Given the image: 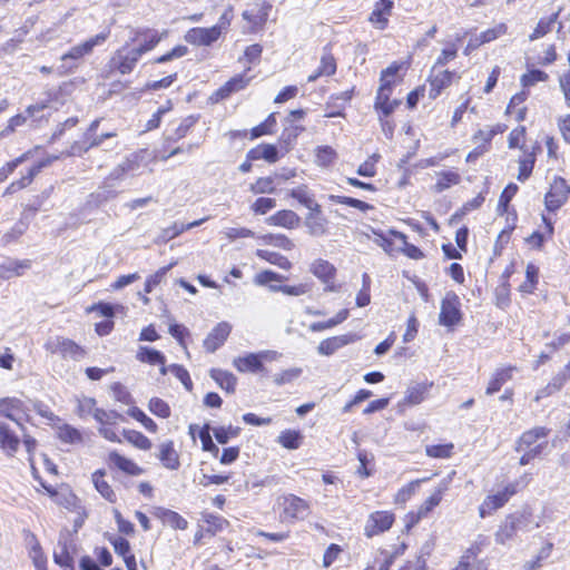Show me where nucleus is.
I'll return each instance as SVG.
<instances>
[{
  "label": "nucleus",
  "mask_w": 570,
  "mask_h": 570,
  "mask_svg": "<svg viewBox=\"0 0 570 570\" xmlns=\"http://www.w3.org/2000/svg\"><path fill=\"white\" fill-rule=\"evenodd\" d=\"M336 71L335 58L330 52H324L321 57V63L317 70L308 76V81H315L323 76H332Z\"/></svg>",
  "instance_id": "34"
},
{
  "label": "nucleus",
  "mask_w": 570,
  "mask_h": 570,
  "mask_svg": "<svg viewBox=\"0 0 570 570\" xmlns=\"http://www.w3.org/2000/svg\"><path fill=\"white\" fill-rule=\"evenodd\" d=\"M277 356L275 352H265L261 354H248L244 357L234 360V366L240 372H255L262 367L263 361L273 360Z\"/></svg>",
  "instance_id": "15"
},
{
  "label": "nucleus",
  "mask_w": 570,
  "mask_h": 570,
  "mask_svg": "<svg viewBox=\"0 0 570 570\" xmlns=\"http://www.w3.org/2000/svg\"><path fill=\"white\" fill-rule=\"evenodd\" d=\"M223 35V27L191 28L185 35V40L195 46H210Z\"/></svg>",
  "instance_id": "12"
},
{
  "label": "nucleus",
  "mask_w": 570,
  "mask_h": 570,
  "mask_svg": "<svg viewBox=\"0 0 570 570\" xmlns=\"http://www.w3.org/2000/svg\"><path fill=\"white\" fill-rule=\"evenodd\" d=\"M570 187L561 177H556L550 185L549 191L546 194V207L550 212L559 209L568 199Z\"/></svg>",
  "instance_id": "11"
},
{
  "label": "nucleus",
  "mask_w": 570,
  "mask_h": 570,
  "mask_svg": "<svg viewBox=\"0 0 570 570\" xmlns=\"http://www.w3.org/2000/svg\"><path fill=\"white\" fill-rule=\"evenodd\" d=\"M452 78L453 73L448 70L434 73L430 80V98L435 99L444 88L450 86Z\"/></svg>",
  "instance_id": "31"
},
{
  "label": "nucleus",
  "mask_w": 570,
  "mask_h": 570,
  "mask_svg": "<svg viewBox=\"0 0 570 570\" xmlns=\"http://www.w3.org/2000/svg\"><path fill=\"white\" fill-rule=\"evenodd\" d=\"M389 233L392 234L394 237L400 238L403 242V244H404L403 253L407 257H410L412 259H421L423 257L422 250L419 247H416L412 244H409L406 242V236L403 233L392 230V229H390Z\"/></svg>",
  "instance_id": "51"
},
{
  "label": "nucleus",
  "mask_w": 570,
  "mask_h": 570,
  "mask_svg": "<svg viewBox=\"0 0 570 570\" xmlns=\"http://www.w3.org/2000/svg\"><path fill=\"white\" fill-rule=\"evenodd\" d=\"M210 377L226 392L233 393L236 386V377L227 371L213 368Z\"/></svg>",
  "instance_id": "39"
},
{
  "label": "nucleus",
  "mask_w": 570,
  "mask_h": 570,
  "mask_svg": "<svg viewBox=\"0 0 570 570\" xmlns=\"http://www.w3.org/2000/svg\"><path fill=\"white\" fill-rule=\"evenodd\" d=\"M187 52H188V48L186 46L179 45V46H176L175 48H173L169 52L156 58L154 60V62L155 63H165L167 61L181 58V57L186 56Z\"/></svg>",
  "instance_id": "62"
},
{
  "label": "nucleus",
  "mask_w": 570,
  "mask_h": 570,
  "mask_svg": "<svg viewBox=\"0 0 570 570\" xmlns=\"http://www.w3.org/2000/svg\"><path fill=\"white\" fill-rule=\"evenodd\" d=\"M141 156L140 154H132L121 161L112 171L111 177L114 179H121L124 175L134 173L140 167Z\"/></svg>",
  "instance_id": "33"
},
{
  "label": "nucleus",
  "mask_w": 570,
  "mask_h": 570,
  "mask_svg": "<svg viewBox=\"0 0 570 570\" xmlns=\"http://www.w3.org/2000/svg\"><path fill=\"white\" fill-rule=\"evenodd\" d=\"M58 438L66 443H80L82 441V435L80 431H78L76 428L63 424L58 428L57 430Z\"/></svg>",
  "instance_id": "47"
},
{
  "label": "nucleus",
  "mask_w": 570,
  "mask_h": 570,
  "mask_svg": "<svg viewBox=\"0 0 570 570\" xmlns=\"http://www.w3.org/2000/svg\"><path fill=\"white\" fill-rule=\"evenodd\" d=\"M549 430L543 426H535L521 434L517 441L515 450L535 452L540 455L548 445Z\"/></svg>",
  "instance_id": "2"
},
{
  "label": "nucleus",
  "mask_w": 570,
  "mask_h": 570,
  "mask_svg": "<svg viewBox=\"0 0 570 570\" xmlns=\"http://www.w3.org/2000/svg\"><path fill=\"white\" fill-rule=\"evenodd\" d=\"M453 444H435V445H428L425 449V452L431 458H449L452 453Z\"/></svg>",
  "instance_id": "57"
},
{
  "label": "nucleus",
  "mask_w": 570,
  "mask_h": 570,
  "mask_svg": "<svg viewBox=\"0 0 570 570\" xmlns=\"http://www.w3.org/2000/svg\"><path fill=\"white\" fill-rule=\"evenodd\" d=\"M311 273L323 284L326 292H337L340 286L335 283L336 268L328 261L318 258L311 264Z\"/></svg>",
  "instance_id": "9"
},
{
  "label": "nucleus",
  "mask_w": 570,
  "mask_h": 570,
  "mask_svg": "<svg viewBox=\"0 0 570 570\" xmlns=\"http://www.w3.org/2000/svg\"><path fill=\"white\" fill-rule=\"evenodd\" d=\"M515 371V367L513 366H507L497 368L495 372L492 374L491 380L489 381L488 387L485 390V393L488 395H492L500 391L503 384H505L508 381L512 380L513 372Z\"/></svg>",
  "instance_id": "23"
},
{
  "label": "nucleus",
  "mask_w": 570,
  "mask_h": 570,
  "mask_svg": "<svg viewBox=\"0 0 570 570\" xmlns=\"http://www.w3.org/2000/svg\"><path fill=\"white\" fill-rule=\"evenodd\" d=\"M525 127L519 126L511 130L508 137V147L510 149H520L523 154H528V148L525 147Z\"/></svg>",
  "instance_id": "45"
},
{
  "label": "nucleus",
  "mask_w": 570,
  "mask_h": 570,
  "mask_svg": "<svg viewBox=\"0 0 570 570\" xmlns=\"http://www.w3.org/2000/svg\"><path fill=\"white\" fill-rule=\"evenodd\" d=\"M570 380V361L568 364L551 380V382L535 395V401L546 397L562 389L564 383Z\"/></svg>",
  "instance_id": "22"
},
{
  "label": "nucleus",
  "mask_w": 570,
  "mask_h": 570,
  "mask_svg": "<svg viewBox=\"0 0 570 570\" xmlns=\"http://www.w3.org/2000/svg\"><path fill=\"white\" fill-rule=\"evenodd\" d=\"M336 159L337 154L330 146H318L315 149V163L321 167L332 166Z\"/></svg>",
  "instance_id": "44"
},
{
  "label": "nucleus",
  "mask_w": 570,
  "mask_h": 570,
  "mask_svg": "<svg viewBox=\"0 0 570 570\" xmlns=\"http://www.w3.org/2000/svg\"><path fill=\"white\" fill-rule=\"evenodd\" d=\"M287 191H291L292 198L311 210L305 220L309 234L314 236L323 235L326 230V220L322 217L320 210H316L318 205L312 199L306 187L298 186L291 189L287 187Z\"/></svg>",
  "instance_id": "1"
},
{
  "label": "nucleus",
  "mask_w": 570,
  "mask_h": 570,
  "mask_svg": "<svg viewBox=\"0 0 570 570\" xmlns=\"http://www.w3.org/2000/svg\"><path fill=\"white\" fill-rule=\"evenodd\" d=\"M558 16L559 11L551 14L548 18L540 19L533 32L529 36L530 40H537L549 33L552 30V27L556 23Z\"/></svg>",
  "instance_id": "46"
},
{
  "label": "nucleus",
  "mask_w": 570,
  "mask_h": 570,
  "mask_svg": "<svg viewBox=\"0 0 570 570\" xmlns=\"http://www.w3.org/2000/svg\"><path fill=\"white\" fill-rule=\"evenodd\" d=\"M392 8L393 1L391 0L377 1L370 16V21L375 24L377 29L383 30L387 26V17L391 14Z\"/></svg>",
  "instance_id": "21"
},
{
  "label": "nucleus",
  "mask_w": 570,
  "mask_h": 570,
  "mask_svg": "<svg viewBox=\"0 0 570 570\" xmlns=\"http://www.w3.org/2000/svg\"><path fill=\"white\" fill-rule=\"evenodd\" d=\"M432 385L433 383H416L410 386L405 392L403 403L406 405H417L422 403Z\"/></svg>",
  "instance_id": "28"
},
{
  "label": "nucleus",
  "mask_w": 570,
  "mask_h": 570,
  "mask_svg": "<svg viewBox=\"0 0 570 570\" xmlns=\"http://www.w3.org/2000/svg\"><path fill=\"white\" fill-rule=\"evenodd\" d=\"M140 57L141 49L122 47L115 52L110 63L119 73L128 75L135 69Z\"/></svg>",
  "instance_id": "8"
},
{
  "label": "nucleus",
  "mask_w": 570,
  "mask_h": 570,
  "mask_svg": "<svg viewBox=\"0 0 570 570\" xmlns=\"http://www.w3.org/2000/svg\"><path fill=\"white\" fill-rule=\"evenodd\" d=\"M373 237L367 235V238L372 239L375 244H377L380 247L384 249L387 254L392 253V240L390 239L389 235H391L389 232H377L375 229H372Z\"/></svg>",
  "instance_id": "60"
},
{
  "label": "nucleus",
  "mask_w": 570,
  "mask_h": 570,
  "mask_svg": "<svg viewBox=\"0 0 570 570\" xmlns=\"http://www.w3.org/2000/svg\"><path fill=\"white\" fill-rule=\"evenodd\" d=\"M402 69V65L393 62L386 69L381 72L380 87L387 91H392L393 87L401 81L399 71Z\"/></svg>",
  "instance_id": "32"
},
{
  "label": "nucleus",
  "mask_w": 570,
  "mask_h": 570,
  "mask_svg": "<svg viewBox=\"0 0 570 570\" xmlns=\"http://www.w3.org/2000/svg\"><path fill=\"white\" fill-rule=\"evenodd\" d=\"M269 10V4L265 2H256L243 12V18L254 26H259L267 19Z\"/></svg>",
  "instance_id": "27"
},
{
  "label": "nucleus",
  "mask_w": 570,
  "mask_h": 570,
  "mask_svg": "<svg viewBox=\"0 0 570 570\" xmlns=\"http://www.w3.org/2000/svg\"><path fill=\"white\" fill-rule=\"evenodd\" d=\"M357 340L355 334H344L334 336L322 341L317 347V351L322 355H332L341 347L351 344Z\"/></svg>",
  "instance_id": "18"
},
{
  "label": "nucleus",
  "mask_w": 570,
  "mask_h": 570,
  "mask_svg": "<svg viewBox=\"0 0 570 570\" xmlns=\"http://www.w3.org/2000/svg\"><path fill=\"white\" fill-rule=\"evenodd\" d=\"M391 94L392 91H387L384 88H379L375 99V109L385 117L390 116L400 105V100L390 99Z\"/></svg>",
  "instance_id": "30"
},
{
  "label": "nucleus",
  "mask_w": 570,
  "mask_h": 570,
  "mask_svg": "<svg viewBox=\"0 0 570 570\" xmlns=\"http://www.w3.org/2000/svg\"><path fill=\"white\" fill-rule=\"evenodd\" d=\"M148 409L154 415L163 417V419H167L170 415L169 405L165 401H163L161 399H158V397H153L149 401Z\"/></svg>",
  "instance_id": "55"
},
{
  "label": "nucleus",
  "mask_w": 570,
  "mask_h": 570,
  "mask_svg": "<svg viewBox=\"0 0 570 570\" xmlns=\"http://www.w3.org/2000/svg\"><path fill=\"white\" fill-rule=\"evenodd\" d=\"M45 347L51 354H58L65 360L70 358L79 361L85 356L83 348L77 345L73 341L61 336L49 338L45 344Z\"/></svg>",
  "instance_id": "3"
},
{
  "label": "nucleus",
  "mask_w": 570,
  "mask_h": 570,
  "mask_svg": "<svg viewBox=\"0 0 570 570\" xmlns=\"http://www.w3.org/2000/svg\"><path fill=\"white\" fill-rule=\"evenodd\" d=\"M128 415H130L132 419L140 422L147 431H149L151 433L157 432V429H158L157 424L150 417H148L140 409H138V407L129 409Z\"/></svg>",
  "instance_id": "53"
},
{
  "label": "nucleus",
  "mask_w": 570,
  "mask_h": 570,
  "mask_svg": "<svg viewBox=\"0 0 570 570\" xmlns=\"http://www.w3.org/2000/svg\"><path fill=\"white\" fill-rule=\"evenodd\" d=\"M28 268H30V261L10 262L0 266V277L8 279L13 276H20Z\"/></svg>",
  "instance_id": "42"
},
{
  "label": "nucleus",
  "mask_w": 570,
  "mask_h": 570,
  "mask_svg": "<svg viewBox=\"0 0 570 570\" xmlns=\"http://www.w3.org/2000/svg\"><path fill=\"white\" fill-rule=\"evenodd\" d=\"M521 524V518L515 514H509L498 527L494 533V540L498 544L505 546L517 534Z\"/></svg>",
  "instance_id": "13"
},
{
  "label": "nucleus",
  "mask_w": 570,
  "mask_h": 570,
  "mask_svg": "<svg viewBox=\"0 0 570 570\" xmlns=\"http://www.w3.org/2000/svg\"><path fill=\"white\" fill-rule=\"evenodd\" d=\"M436 177L438 179L434 188L438 193H441L451 186L458 185L461 181L460 174L452 170L440 171L436 174Z\"/></svg>",
  "instance_id": "41"
},
{
  "label": "nucleus",
  "mask_w": 570,
  "mask_h": 570,
  "mask_svg": "<svg viewBox=\"0 0 570 570\" xmlns=\"http://www.w3.org/2000/svg\"><path fill=\"white\" fill-rule=\"evenodd\" d=\"M58 548L59 550L55 551L53 553V559L56 563L63 568H71L72 557L69 552L67 542L59 541Z\"/></svg>",
  "instance_id": "52"
},
{
  "label": "nucleus",
  "mask_w": 570,
  "mask_h": 570,
  "mask_svg": "<svg viewBox=\"0 0 570 570\" xmlns=\"http://www.w3.org/2000/svg\"><path fill=\"white\" fill-rule=\"evenodd\" d=\"M307 109L291 110L287 114V148L291 142L297 139L302 135L311 137L312 131L308 130L307 121Z\"/></svg>",
  "instance_id": "7"
},
{
  "label": "nucleus",
  "mask_w": 570,
  "mask_h": 570,
  "mask_svg": "<svg viewBox=\"0 0 570 570\" xmlns=\"http://www.w3.org/2000/svg\"><path fill=\"white\" fill-rule=\"evenodd\" d=\"M311 514L308 502L296 495H287V518L304 520Z\"/></svg>",
  "instance_id": "20"
},
{
  "label": "nucleus",
  "mask_w": 570,
  "mask_h": 570,
  "mask_svg": "<svg viewBox=\"0 0 570 570\" xmlns=\"http://www.w3.org/2000/svg\"><path fill=\"white\" fill-rule=\"evenodd\" d=\"M518 491V482L505 485L497 493L489 494L479 507V514L483 519L502 508Z\"/></svg>",
  "instance_id": "4"
},
{
  "label": "nucleus",
  "mask_w": 570,
  "mask_h": 570,
  "mask_svg": "<svg viewBox=\"0 0 570 570\" xmlns=\"http://www.w3.org/2000/svg\"><path fill=\"white\" fill-rule=\"evenodd\" d=\"M171 267L173 264L161 267L155 274L150 275L145 283V292L150 293L153 288L163 281V278Z\"/></svg>",
  "instance_id": "63"
},
{
  "label": "nucleus",
  "mask_w": 570,
  "mask_h": 570,
  "mask_svg": "<svg viewBox=\"0 0 570 570\" xmlns=\"http://www.w3.org/2000/svg\"><path fill=\"white\" fill-rule=\"evenodd\" d=\"M255 283L258 285L268 286L273 292H285L282 277L271 271H264L255 276Z\"/></svg>",
  "instance_id": "36"
},
{
  "label": "nucleus",
  "mask_w": 570,
  "mask_h": 570,
  "mask_svg": "<svg viewBox=\"0 0 570 570\" xmlns=\"http://www.w3.org/2000/svg\"><path fill=\"white\" fill-rule=\"evenodd\" d=\"M136 357L142 363L160 365V373L163 375H165L168 371V368L165 366V356L159 351L149 348L147 346H140Z\"/></svg>",
  "instance_id": "26"
},
{
  "label": "nucleus",
  "mask_w": 570,
  "mask_h": 570,
  "mask_svg": "<svg viewBox=\"0 0 570 570\" xmlns=\"http://www.w3.org/2000/svg\"><path fill=\"white\" fill-rule=\"evenodd\" d=\"M548 79V75L539 69L530 70L529 72L522 75L520 82L523 88H529L534 86L538 82L546 81Z\"/></svg>",
  "instance_id": "54"
},
{
  "label": "nucleus",
  "mask_w": 570,
  "mask_h": 570,
  "mask_svg": "<svg viewBox=\"0 0 570 570\" xmlns=\"http://www.w3.org/2000/svg\"><path fill=\"white\" fill-rule=\"evenodd\" d=\"M19 445L18 436L4 423H0V446L8 453L17 451Z\"/></svg>",
  "instance_id": "40"
},
{
  "label": "nucleus",
  "mask_w": 570,
  "mask_h": 570,
  "mask_svg": "<svg viewBox=\"0 0 570 570\" xmlns=\"http://www.w3.org/2000/svg\"><path fill=\"white\" fill-rule=\"evenodd\" d=\"M460 306L459 296L453 292L446 293L441 302L439 323L446 327L456 325L462 317Z\"/></svg>",
  "instance_id": "5"
},
{
  "label": "nucleus",
  "mask_w": 570,
  "mask_h": 570,
  "mask_svg": "<svg viewBox=\"0 0 570 570\" xmlns=\"http://www.w3.org/2000/svg\"><path fill=\"white\" fill-rule=\"evenodd\" d=\"M394 522V514L389 511H375L370 514L364 525V534L373 538L387 531Z\"/></svg>",
  "instance_id": "10"
},
{
  "label": "nucleus",
  "mask_w": 570,
  "mask_h": 570,
  "mask_svg": "<svg viewBox=\"0 0 570 570\" xmlns=\"http://www.w3.org/2000/svg\"><path fill=\"white\" fill-rule=\"evenodd\" d=\"M168 37V30L158 32L150 28H137L132 30L131 42H139L135 49H141V56L151 51L163 39Z\"/></svg>",
  "instance_id": "6"
},
{
  "label": "nucleus",
  "mask_w": 570,
  "mask_h": 570,
  "mask_svg": "<svg viewBox=\"0 0 570 570\" xmlns=\"http://www.w3.org/2000/svg\"><path fill=\"white\" fill-rule=\"evenodd\" d=\"M213 432L218 443L226 444L229 439L237 436L239 429L233 426H220L214 429Z\"/></svg>",
  "instance_id": "61"
},
{
  "label": "nucleus",
  "mask_w": 570,
  "mask_h": 570,
  "mask_svg": "<svg viewBox=\"0 0 570 570\" xmlns=\"http://www.w3.org/2000/svg\"><path fill=\"white\" fill-rule=\"evenodd\" d=\"M524 155V158L519 159L518 179L521 181L531 175L534 165V156L531 153Z\"/></svg>",
  "instance_id": "56"
},
{
  "label": "nucleus",
  "mask_w": 570,
  "mask_h": 570,
  "mask_svg": "<svg viewBox=\"0 0 570 570\" xmlns=\"http://www.w3.org/2000/svg\"><path fill=\"white\" fill-rule=\"evenodd\" d=\"M422 480H415L410 482L407 485L403 487L399 490V492L395 495V502L396 503H404L406 502L415 492L416 488L419 487L420 482Z\"/></svg>",
  "instance_id": "64"
},
{
  "label": "nucleus",
  "mask_w": 570,
  "mask_h": 570,
  "mask_svg": "<svg viewBox=\"0 0 570 570\" xmlns=\"http://www.w3.org/2000/svg\"><path fill=\"white\" fill-rule=\"evenodd\" d=\"M98 409L99 407H97L95 399L87 396L78 399L77 414L80 417H87L91 415L95 419V412L98 411Z\"/></svg>",
  "instance_id": "50"
},
{
  "label": "nucleus",
  "mask_w": 570,
  "mask_h": 570,
  "mask_svg": "<svg viewBox=\"0 0 570 570\" xmlns=\"http://www.w3.org/2000/svg\"><path fill=\"white\" fill-rule=\"evenodd\" d=\"M92 482L96 490L109 502H116L117 495L109 483L105 480V472L98 470L92 473Z\"/></svg>",
  "instance_id": "37"
},
{
  "label": "nucleus",
  "mask_w": 570,
  "mask_h": 570,
  "mask_svg": "<svg viewBox=\"0 0 570 570\" xmlns=\"http://www.w3.org/2000/svg\"><path fill=\"white\" fill-rule=\"evenodd\" d=\"M451 478L443 479L431 493V495L420 505L417 510V518H424L435 507H438L443 498V494L449 490Z\"/></svg>",
  "instance_id": "16"
},
{
  "label": "nucleus",
  "mask_w": 570,
  "mask_h": 570,
  "mask_svg": "<svg viewBox=\"0 0 570 570\" xmlns=\"http://www.w3.org/2000/svg\"><path fill=\"white\" fill-rule=\"evenodd\" d=\"M348 314H350L348 309H342L335 315V317H333L326 322L313 323L311 325V330L313 332H320V331H324L327 328H332V327L341 324L342 322H344L348 317Z\"/></svg>",
  "instance_id": "48"
},
{
  "label": "nucleus",
  "mask_w": 570,
  "mask_h": 570,
  "mask_svg": "<svg viewBox=\"0 0 570 570\" xmlns=\"http://www.w3.org/2000/svg\"><path fill=\"white\" fill-rule=\"evenodd\" d=\"M507 125L504 124H497L493 126H485L484 128L479 129L472 137L473 142L479 144L482 142L481 146H485L489 144L492 138L498 135L502 134L507 130Z\"/></svg>",
  "instance_id": "35"
},
{
  "label": "nucleus",
  "mask_w": 570,
  "mask_h": 570,
  "mask_svg": "<svg viewBox=\"0 0 570 570\" xmlns=\"http://www.w3.org/2000/svg\"><path fill=\"white\" fill-rule=\"evenodd\" d=\"M108 37H109V31L98 33L95 37L86 40L85 42L72 47L67 53H65L61 57V59L62 60H67V59H75V60H77V59H80L81 57L91 53L94 48L96 46H99V45L104 43L107 40Z\"/></svg>",
  "instance_id": "14"
},
{
  "label": "nucleus",
  "mask_w": 570,
  "mask_h": 570,
  "mask_svg": "<svg viewBox=\"0 0 570 570\" xmlns=\"http://www.w3.org/2000/svg\"><path fill=\"white\" fill-rule=\"evenodd\" d=\"M247 158L248 160L265 159L268 163H274L277 159V150L273 145H258L248 151Z\"/></svg>",
  "instance_id": "38"
},
{
  "label": "nucleus",
  "mask_w": 570,
  "mask_h": 570,
  "mask_svg": "<svg viewBox=\"0 0 570 570\" xmlns=\"http://www.w3.org/2000/svg\"><path fill=\"white\" fill-rule=\"evenodd\" d=\"M108 462L126 474L137 476L144 473V469L136 464L132 460L112 451L108 455Z\"/></svg>",
  "instance_id": "19"
},
{
  "label": "nucleus",
  "mask_w": 570,
  "mask_h": 570,
  "mask_svg": "<svg viewBox=\"0 0 570 570\" xmlns=\"http://www.w3.org/2000/svg\"><path fill=\"white\" fill-rule=\"evenodd\" d=\"M158 458L166 469L177 470L180 465L179 456L174 449L173 441H166L159 445Z\"/></svg>",
  "instance_id": "24"
},
{
  "label": "nucleus",
  "mask_w": 570,
  "mask_h": 570,
  "mask_svg": "<svg viewBox=\"0 0 570 570\" xmlns=\"http://www.w3.org/2000/svg\"><path fill=\"white\" fill-rule=\"evenodd\" d=\"M154 514L156 518L161 520L163 523L171 527L173 529L186 530L188 527V521L173 510L158 508Z\"/></svg>",
  "instance_id": "25"
},
{
  "label": "nucleus",
  "mask_w": 570,
  "mask_h": 570,
  "mask_svg": "<svg viewBox=\"0 0 570 570\" xmlns=\"http://www.w3.org/2000/svg\"><path fill=\"white\" fill-rule=\"evenodd\" d=\"M543 222L546 224V232L544 233L534 232L527 238L528 244L534 248H540L542 246V244L544 243L546 238L551 237L553 234L552 224L550 222H548L544 217H543Z\"/></svg>",
  "instance_id": "49"
},
{
  "label": "nucleus",
  "mask_w": 570,
  "mask_h": 570,
  "mask_svg": "<svg viewBox=\"0 0 570 570\" xmlns=\"http://www.w3.org/2000/svg\"><path fill=\"white\" fill-rule=\"evenodd\" d=\"M121 419V415L116 411H105L102 409H98L95 412V420L101 424V426H106L107 424H116L118 420Z\"/></svg>",
  "instance_id": "58"
},
{
  "label": "nucleus",
  "mask_w": 570,
  "mask_h": 570,
  "mask_svg": "<svg viewBox=\"0 0 570 570\" xmlns=\"http://www.w3.org/2000/svg\"><path fill=\"white\" fill-rule=\"evenodd\" d=\"M230 333V325L226 322L217 324L204 341V346L208 352H215L224 344Z\"/></svg>",
  "instance_id": "17"
},
{
  "label": "nucleus",
  "mask_w": 570,
  "mask_h": 570,
  "mask_svg": "<svg viewBox=\"0 0 570 570\" xmlns=\"http://www.w3.org/2000/svg\"><path fill=\"white\" fill-rule=\"evenodd\" d=\"M507 31H508V27L505 23H498L493 28L488 29L480 33L481 42L487 43V42L493 41V40L498 39L499 37L505 35Z\"/></svg>",
  "instance_id": "59"
},
{
  "label": "nucleus",
  "mask_w": 570,
  "mask_h": 570,
  "mask_svg": "<svg viewBox=\"0 0 570 570\" xmlns=\"http://www.w3.org/2000/svg\"><path fill=\"white\" fill-rule=\"evenodd\" d=\"M527 98L528 92L524 90L512 96L507 107L505 114L513 115L517 121H523L525 119L527 108L522 105Z\"/></svg>",
  "instance_id": "29"
},
{
  "label": "nucleus",
  "mask_w": 570,
  "mask_h": 570,
  "mask_svg": "<svg viewBox=\"0 0 570 570\" xmlns=\"http://www.w3.org/2000/svg\"><path fill=\"white\" fill-rule=\"evenodd\" d=\"M124 438L132 444L135 448L144 451L151 449V441L145 436L141 432L135 430H124Z\"/></svg>",
  "instance_id": "43"
}]
</instances>
